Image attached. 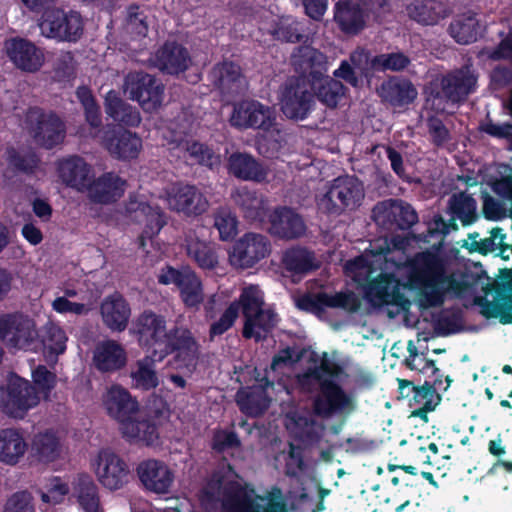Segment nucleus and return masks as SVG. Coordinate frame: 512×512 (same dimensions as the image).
Masks as SVG:
<instances>
[{"label": "nucleus", "instance_id": "f257e3e1", "mask_svg": "<svg viewBox=\"0 0 512 512\" xmlns=\"http://www.w3.org/2000/svg\"><path fill=\"white\" fill-rule=\"evenodd\" d=\"M448 262L437 252L417 253L412 262L410 281L417 290L416 301L421 309L442 306L447 295L462 297L487 278L484 270H456L447 273Z\"/></svg>", "mask_w": 512, "mask_h": 512}, {"label": "nucleus", "instance_id": "f03ea898", "mask_svg": "<svg viewBox=\"0 0 512 512\" xmlns=\"http://www.w3.org/2000/svg\"><path fill=\"white\" fill-rule=\"evenodd\" d=\"M235 477L230 465L227 473H215L203 489L202 505L207 510L221 508L224 512H256L254 491L248 493Z\"/></svg>", "mask_w": 512, "mask_h": 512}, {"label": "nucleus", "instance_id": "7ed1b4c3", "mask_svg": "<svg viewBox=\"0 0 512 512\" xmlns=\"http://www.w3.org/2000/svg\"><path fill=\"white\" fill-rule=\"evenodd\" d=\"M303 60L309 68L308 78L314 97L325 106L335 108L346 88L340 80L326 75V56L316 49L305 48Z\"/></svg>", "mask_w": 512, "mask_h": 512}, {"label": "nucleus", "instance_id": "20e7f679", "mask_svg": "<svg viewBox=\"0 0 512 512\" xmlns=\"http://www.w3.org/2000/svg\"><path fill=\"white\" fill-rule=\"evenodd\" d=\"M40 401L36 387L19 376H11L0 388V410L14 419H23Z\"/></svg>", "mask_w": 512, "mask_h": 512}, {"label": "nucleus", "instance_id": "39448f33", "mask_svg": "<svg viewBox=\"0 0 512 512\" xmlns=\"http://www.w3.org/2000/svg\"><path fill=\"white\" fill-rule=\"evenodd\" d=\"M356 409V398L347 393L340 384L331 379L320 382V392L312 402V410L316 416L330 418L339 415L347 418Z\"/></svg>", "mask_w": 512, "mask_h": 512}, {"label": "nucleus", "instance_id": "423d86ee", "mask_svg": "<svg viewBox=\"0 0 512 512\" xmlns=\"http://www.w3.org/2000/svg\"><path fill=\"white\" fill-rule=\"evenodd\" d=\"M191 124L183 117L169 127V135H165L167 144L172 150H179L184 156L200 165L214 167L219 165L220 158L208 146L189 137Z\"/></svg>", "mask_w": 512, "mask_h": 512}, {"label": "nucleus", "instance_id": "0eeeda50", "mask_svg": "<svg viewBox=\"0 0 512 512\" xmlns=\"http://www.w3.org/2000/svg\"><path fill=\"white\" fill-rule=\"evenodd\" d=\"M26 128L40 146L51 149L62 143L66 135L63 120L54 112L30 108L26 113Z\"/></svg>", "mask_w": 512, "mask_h": 512}, {"label": "nucleus", "instance_id": "6e6552de", "mask_svg": "<svg viewBox=\"0 0 512 512\" xmlns=\"http://www.w3.org/2000/svg\"><path fill=\"white\" fill-rule=\"evenodd\" d=\"M122 90L146 112L156 111L162 105L164 86L144 71L129 72L124 78Z\"/></svg>", "mask_w": 512, "mask_h": 512}, {"label": "nucleus", "instance_id": "1a4fd4ad", "mask_svg": "<svg viewBox=\"0 0 512 512\" xmlns=\"http://www.w3.org/2000/svg\"><path fill=\"white\" fill-rule=\"evenodd\" d=\"M42 36L57 41L75 42L83 34V21L77 12L66 13L55 5L38 20Z\"/></svg>", "mask_w": 512, "mask_h": 512}, {"label": "nucleus", "instance_id": "9d476101", "mask_svg": "<svg viewBox=\"0 0 512 512\" xmlns=\"http://www.w3.org/2000/svg\"><path fill=\"white\" fill-rule=\"evenodd\" d=\"M239 309L245 317L243 336L246 338L253 336L256 326V288L251 285L243 290L238 302H233L219 320L212 323L209 331L210 339L222 335L232 327Z\"/></svg>", "mask_w": 512, "mask_h": 512}, {"label": "nucleus", "instance_id": "9b49d317", "mask_svg": "<svg viewBox=\"0 0 512 512\" xmlns=\"http://www.w3.org/2000/svg\"><path fill=\"white\" fill-rule=\"evenodd\" d=\"M372 218L390 233L409 230L418 222V214L411 204L392 198L378 202L372 210Z\"/></svg>", "mask_w": 512, "mask_h": 512}, {"label": "nucleus", "instance_id": "f8f14e48", "mask_svg": "<svg viewBox=\"0 0 512 512\" xmlns=\"http://www.w3.org/2000/svg\"><path fill=\"white\" fill-rule=\"evenodd\" d=\"M0 339L8 349L28 350L38 339L36 324L21 313L0 317Z\"/></svg>", "mask_w": 512, "mask_h": 512}, {"label": "nucleus", "instance_id": "ddd939ff", "mask_svg": "<svg viewBox=\"0 0 512 512\" xmlns=\"http://www.w3.org/2000/svg\"><path fill=\"white\" fill-rule=\"evenodd\" d=\"M172 352L176 353L175 360L182 367L189 371L195 369L200 356V348L190 330L184 327L172 328L171 335L165 346L155 349L153 355L161 361Z\"/></svg>", "mask_w": 512, "mask_h": 512}, {"label": "nucleus", "instance_id": "4468645a", "mask_svg": "<svg viewBox=\"0 0 512 512\" xmlns=\"http://www.w3.org/2000/svg\"><path fill=\"white\" fill-rule=\"evenodd\" d=\"M132 332L139 344L151 352L164 347L171 335L165 317L152 311H144L135 319Z\"/></svg>", "mask_w": 512, "mask_h": 512}, {"label": "nucleus", "instance_id": "2eb2a0df", "mask_svg": "<svg viewBox=\"0 0 512 512\" xmlns=\"http://www.w3.org/2000/svg\"><path fill=\"white\" fill-rule=\"evenodd\" d=\"M161 284H175L180 290L182 301L187 307H198L203 299V287L201 280L190 268L177 270L171 266L162 269L158 275Z\"/></svg>", "mask_w": 512, "mask_h": 512}, {"label": "nucleus", "instance_id": "dca6fc26", "mask_svg": "<svg viewBox=\"0 0 512 512\" xmlns=\"http://www.w3.org/2000/svg\"><path fill=\"white\" fill-rule=\"evenodd\" d=\"M4 52L10 62L22 72L36 73L45 63L43 49L26 38L17 36L5 40Z\"/></svg>", "mask_w": 512, "mask_h": 512}, {"label": "nucleus", "instance_id": "f3484780", "mask_svg": "<svg viewBox=\"0 0 512 512\" xmlns=\"http://www.w3.org/2000/svg\"><path fill=\"white\" fill-rule=\"evenodd\" d=\"M94 468L99 482L109 490L121 489L129 479L126 462L111 450H101L94 460Z\"/></svg>", "mask_w": 512, "mask_h": 512}, {"label": "nucleus", "instance_id": "a211bd4d", "mask_svg": "<svg viewBox=\"0 0 512 512\" xmlns=\"http://www.w3.org/2000/svg\"><path fill=\"white\" fill-rule=\"evenodd\" d=\"M477 83V78L469 69H455L440 79V89L434 97L443 99L447 103H463L469 94L473 93Z\"/></svg>", "mask_w": 512, "mask_h": 512}, {"label": "nucleus", "instance_id": "6ab92c4d", "mask_svg": "<svg viewBox=\"0 0 512 512\" xmlns=\"http://www.w3.org/2000/svg\"><path fill=\"white\" fill-rule=\"evenodd\" d=\"M314 105V95L305 83L290 80L285 84L281 96V110L292 120H304L308 117Z\"/></svg>", "mask_w": 512, "mask_h": 512}, {"label": "nucleus", "instance_id": "aec40b11", "mask_svg": "<svg viewBox=\"0 0 512 512\" xmlns=\"http://www.w3.org/2000/svg\"><path fill=\"white\" fill-rule=\"evenodd\" d=\"M269 233L280 240H296L305 235L307 226L303 217L288 206H278L269 215Z\"/></svg>", "mask_w": 512, "mask_h": 512}, {"label": "nucleus", "instance_id": "412c9836", "mask_svg": "<svg viewBox=\"0 0 512 512\" xmlns=\"http://www.w3.org/2000/svg\"><path fill=\"white\" fill-rule=\"evenodd\" d=\"M102 405L108 416L116 420L119 425L140 411L136 398L126 388L117 384L105 390L102 395Z\"/></svg>", "mask_w": 512, "mask_h": 512}, {"label": "nucleus", "instance_id": "4be33fe9", "mask_svg": "<svg viewBox=\"0 0 512 512\" xmlns=\"http://www.w3.org/2000/svg\"><path fill=\"white\" fill-rule=\"evenodd\" d=\"M167 202L171 210L185 215H200L208 208L206 197L192 185L176 184L167 193Z\"/></svg>", "mask_w": 512, "mask_h": 512}, {"label": "nucleus", "instance_id": "5701e85b", "mask_svg": "<svg viewBox=\"0 0 512 512\" xmlns=\"http://www.w3.org/2000/svg\"><path fill=\"white\" fill-rule=\"evenodd\" d=\"M190 230L185 235L184 248L187 256L198 267L204 270H212L218 265V254L215 244L203 238L202 232Z\"/></svg>", "mask_w": 512, "mask_h": 512}, {"label": "nucleus", "instance_id": "b1692460", "mask_svg": "<svg viewBox=\"0 0 512 512\" xmlns=\"http://www.w3.org/2000/svg\"><path fill=\"white\" fill-rule=\"evenodd\" d=\"M334 21L343 34L356 36L365 29L367 15L359 3L340 0L334 6Z\"/></svg>", "mask_w": 512, "mask_h": 512}, {"label": "nucleus", "instance_id": "393cba45", "mask_svg": "<svg viewBox=\"0 0 512 512\" xmlns=\"http://www.w3.org/2000/svg\"><path fill=\"white\" fill-rule=\"evenodd\" d=\"M258 31L285 43H299L306 38L304 24L292 16L273 17L270 22L261 20Z\"/></svg>", "mask_w": 512, "mask_h": 512}, {"label": "nucleus", "instance_id": "a878e982", "mask_svg": "<svg viewBox=\"0 0 512 512\" xmlns=\"http://www.w3.org/2000/svg\"><path fill=\"white\" fill-rule=\"evenodd\" d=\"M138 476L146 489L155 493H166L171 487L174 475L162 461L149 459L139 464Z\"/></svg>", "mask_w": 512, "mask_h": 512}, {"label": "nucleus", "instance_id": "bb28decb", "mask_svg": "<svg viewBox=\"0 0 512 512\" xmlns=\"http://www.w3.org/2000/svg\"><path fill=\"white\" fill-rule=\"evenodd\" d=\"M126 189V181L113 172H107L89 182L85 191L96 203L109 204L122 197Z\"/></svg>", "mask_w": 512, "mask_h": 512}, {"label": "nucleus", "instance_id": "cd10ccee", "mask_svg": "<svg viewBox=\"0 0 512 512\" xmlns=\"http://www.w3.org/2000/svg\"><path fill=\"white\" fill-rule=\"evenodd\" d=\"M103 324L114 332H122L127 328L131 316V308L124 297L118 293L107 296L100 305Z\"/></svg>", "mask_w": 512, "mask_h": 512}, {"label": "nucleus", "instance_id": "c85d7f7f", "mask_svg": "<svg viewBox=\"0 0 512 512\" xmlns=\"http://www.w3.org/2000/svg\"><path fill=\"white\" fill-rule=\"evenodd\" d=\"M57 169L62 182L78 191H85L93 176L91 166L79 156L60 160Z\"/></svg>", "mask_w": 512, "mask_h": 512}, {"label": "nucleus", "instance_id": "c756f323", "mask_svg": "<svg viewBox=\"0 0 512 512\" xmlns=\"http://www.w3.org/2000/svg\"><path fill=\"white\" fill-rule=\"evenodd\" d=\"M127 363V353L116 340L108 339L99 342L93 351V364L101 372H114Z\"/></svg>", "mask_w": 512, "mask_h": 512}, {"label": "nucleus", "instance_id": "7c9ffc66", "mask_svg": "<svg viewBox=\"0 0 512 512\" xmlns=\"http://www.w3.org/2000/svg\"><path fill=\"white\" fill-rule=\"evenodd\" d=\"M378 94L392 107H404L415 100L417 90L410 80L394 76L381 84Z\"/></svg>", "mask_w": 512, "mask_h": 512}, {"label": "nucleus", "instance_id": "2f4dec72", "mask_svg": "<svg viewBox=\"0 0 512 512\" xmlns=\"http://www.w3.org/2000/svg\"><path fill=\"white\" fill-rule=\"evenodd\" d=\"M104 146L114 158L129 160L138 156L142 141L136 133L119 129L105 137Z\"/></svg>", "mask_w": 512, "mask_h": 512}, {"label": "nucleus", "instance_id": "473e14b6", "mask_svg": "<svg viewBox=\"0 0 512 512\" xmlns=\"http://www.w3.org/2000/svg\"><path fill=\"white\" fill-rule=\"evenodd\" d=\"M190 56L186 48L170 42L164 44L155 54L154 64L169 74L185 71L190 64Z\"/></svg>", "mask_w": 512, "mask_h": 512}, {"label": "nucleus", "instance_id": "72a5a7b5", "mask_svg": "<svg viewBox=\"0 0 512 512\" xmlns=\"http://www.w3.org/2000/svg\"><path fill=\"white\" fill-rule=\"evenodd\" d=\"M330 185L338 194L341 215L347 210H354L364 198L363 185L355 176H339Z\"/></svg>", "mask_w": 512, "mask_h": 512}, {"label": "nucleus", "instance_id": "f704fd0d", "mask_svg": "<svg viewBox=\"0 0 512 512\" xmlns=\"http://www.w3.org/2000/svg\"><path fill=\"white\" fill-rule=\"evenodd\" d=\"M122 436L129 442L151 445L158 438L157 428L140 411L119 425Z\"/></svg>", "mask_w": 512, "mask_h": 512}, {"label": "nucleus", "instance_id": "c9c22d12", "mask_svg": "<svg viewBox=\"0 0 512 512\" xmlns=\"http://www.w3.org/2000/svg\"><path fill=\"white\" fill-rule=\"evenodd\" d=\"M215 85L223 94L238 95L247 88V82L240 73L238 65L224 62L216 65L212 70Z\"/></svg>", "mask_w": 512, "mask_h": 512}, {"label": "nucleus", "instance_id": "e433bc0d", "mask_svg": "<svg viewBox=\"0 0 512 512\" xmlns=\"http://www.w3.org/2000/svg\"><path fill=\"white\" fill-rule=\"evenodd\" d=\"M407 11L411 19L423 25H435L449 13L447 6L438 0H413Z\"/></svg>", "mask_w": 512, "mask_h": 512}, {"label": "nucleus", "instance_id": "4c0bfd02", "mask_svg": "<svg viewBox=\"0 0 512 512\" xmlns=\"http://www.w3.org/2000/svg\"><path fill=\"white\" fill-rule=\"evenodd\" d=\"M27 443L21 432L15 428L0 430V462L16 465L25 455Z\"/></svg>", "mask_w": 512, "mask_h": 512}, {"label": "nucleus", "instance_id": "58836bf2", "mask_svg": "<svg viewBox=\"0 0 512 512\" xmlns=\"http://www.w3.org/2000/svg\"><path fill=\"white\" fill-rule=\"evenodd\" d=\"M104 107L106 114L114 121L131 127H137L141 123V115L137 108L125 102L114 90L106 94Z\"/></svg>", "mask_w": 512, "mask_h": 512}, {"label": "nucleus", "instance_id": "ea45409f", "mask_svg": "<svg viewBox=\"0 0 512 512\" xmlns=\"http://www.w3.org/2000/svg\"><path fill=\"white\" fill-rule=\"evenodd\" d=\"M441 400L436 388L429 381L417 386L413 398L410 399L409 407L412 409L411 416L428 421V413L433 411Z\"/></svg>", "mask_w": 512, "mask_h": 512}, {"label": "nucleus", "instance_id": "a19ab883", "mask_svg": "<svg viewBox=\"0 0 512 512\" xmlns=\"http://www.w3.org/2000/svg\"><path fill=\"white\" fill-rule=\"evenodd\" d=\"M282 263L293 274H306L319 268L314 253L300 246L287 249L282 256Z\"/></svg>", "mask_w": 512, "mask_h": 512}, {"label": "nucleus", "instance_id": "79ce46f5", "mask_svg": "<svg viewBox=\"0 0 512 512\" xmlns=\"http://www.w3.org/2000/svg\"><path fill=\"white\" fill-rule=\"evenodd\" d=\"M74 496L85 512H103L98 494V487L86 475L79 476L74 485Z\"/></svg>", "mask_w": 512, "mask_h": 512}, {"label": "nucleus", "instance_id": "37998d69", "mask_svg": "<svg viewBox=\"0 0 512 512\" xmlns=\"http://www.w3.org/2000/svg\"><path fill=\"white\" fill-rule=\"evenodd\" d=\"M155 361H159L158 357L151 355L136 361L132 371L131 379L133 386L142 390H150L158 386V376L154 367Z\"/></svg>", "mask_w": 512, "mask_h": 512}, {"label": "nucleus", "instance_id": "c03bdc74", "mask_svg": "<svg viewBox=\"0 0 512 512\" xmlns=\"http://www.w3.org/2000/svg\"><path fill=\"white\" fill-rule=\"evenodd\" d=\"M449 33L459 44L475 42L481 34V26L475 15H463L452 21Z\"/></svg>", "mask_w": 512, "mask_h": 512}, {"label": "nucleus", "instance_id": "a18cd8bd", "mask_svg": "<svg viewBox=\"0 0 512 512\" xmlns=\"http://www.w3.org/2000/svg\"><path fill=\"white\" fill-rule=\"evenodd\" d=\"M31 448L40 461L52 462L60 456L62 445L54 432L45 431L34 436Z\"/></svg>", "mask_w": 512, "mask_h": 512}, {"label": "nucleus", "instance_id": "49530a36", "mask_svg": "<svg viewBox=\"0 0 512 512\" xmlns=\"http://www.w3.org/2000/svg\"><path fill=\"white\" fill-rule=\"evenodd\" d=\"M294 438L305 445L317 444L324 431L323 425L315 419L303 415H297L293 418Z\"/></svg>", "mask_w": 512, "mask_h": 512}, {"label": "nucleus", "instance_id": "de8ad7c7", "mask_svg": "<svg viewBox=\"0 0 512 512\" xmlns=\"http://www.w3.org/2000/svg\"><path fill=\"white\" fill-rule=\"evenodd\" d=\"M256 259V235L245 234L237 241L230 255L232 265L239 268H249L254 265Z\"/></svg>", "mask_w": 512, "mask_h": 512}, {"label": "nucleus", "instance_id": "09e8293b", "mask_svg": "<svg viewBox=\"0 0 512 512\" xmlns=\"http://www.w3.org/2000/svg\"><path fill=\"white\" fill-rule=\"evenodd\" d=\"M449 207L452 215L458 218L463 226H469L477 219L476 200L469 194L461 192L452 195Z\"/></svg>", "mask_w": 512, "mask_h": 512}, {"label": "nucleus", "instance_id": "8fccbe9b", "mask_svg": "<svg viewBox=\"0 0 512 512\" xmlns=\"http://www.w3.org/2000/svg\"><path fill=\"white\" fill-rule=\"evenodd\" d=\"M394 288L390 275L384 274L371 280L365 288V298L374 307H383L387 304Z\"/></svg>", "mask_w": 512, "mask_h": 512}, {"label": "nucleus", "instance_id": "3c124183", "mask_svg": "<svg viewBox=\"0 0 512 512\" xmlns=\"http://www.w3.org/2000/svg\"><path fill=\"white\" fill-rule=\"evenodd\" d=\"M96 300L90 296H81V301H73L67 297H56L52 303V309L60 314H73L77 316L88 315L95 307Z\"/></svg>", "mask_w": 512, "mask_h": 512}, {"label": "nucleus", "instance_id": "603ef678", "mask_svg": "<svg viewBox=\"0 0 512 512\" xmlns=\"http://www.w3.org/2000/svg\"><path fill=\"white\" fill-rule=\"evenodd\" d=\"M236 401L241 411L251 420H241L239 426L250 434L256 427V392L252 387L242 388L236 394Z\"/></svg>", "mask_w": 512, "mask_h": 512}, {"label": "nucleus", "instance_id": "864d4df0", "mask_svg": "<svg viewBox=\"0 0 512 512\" xmlns=\"http://www.w3.org/2000/svg\"><path fill=\"white\" fill-rule=\"evenodd\" d=\"M38 493L42 501L40 509L43 512H48L51 506L60 504L64 501L65 496L69 493V488L61 479L54 478L46 486L45 490L39 489Z\"/></svg>", "mask_w": 512, "mask_h": 512}, {"label": "nucleus", "instance_id": "5fc2aeb1", "mask_svg": "<svg viewBox=\"0 0 512 512\" xmlns=\"http://www.w3.org/2000/svg\"><path fill=\"white\" fill-rule=\"evenodd\" d=\"M229 170L237 178L254 180L256 177V162L251 155L232 154L229 158Z\"/></svg>", "mask_w": 512, "mask_h": 512}, {"label": "nucleus", "instance_id": "6e6d98bb", "mask_svg": "<svg viewBox=\"0 0 512 512\" xmlns=\"http://www.w3.org/2000/svg\"><path fill=\"white\" fill-rule=\"evenodd\" d=\"M42 342L50 353L58 355L66 349L67 336L61 327L48 323L44 327Z\"/></svg>", "mask_w": 512, "mask_h": 512}, {"label": "nucleus", "instance_id": "4d7b16f0", "mask_svg": "<svg viewBox=\"0 0 512 512\" xmlns=\"http://www.w3.org/2000/svg\"><path fill=\"white\" fill-rule=\"evenodd\" d=\"M410 64V59L402 52L380 54L371 59V68L378 71H401Z\"/></svg>", "mask_w": 512, "mask_h": 512}, {"label": "nucleus", "instance_id": "13d9d810", "mask_svg": "<svg viewBox=\"0 0 512 512\" xmlns=\"http://www.w3.org/2000/svg\"><path fill=\"white\" fill-rule=\"evenodd\" d=\"M258 512H289L286 499L280 487L272 486L265 495H258Z\"/></svg>", "mask_w": 512, "mask_h": 512}, {"label": "nucleus", "instance_id": "bf43d9fd", "mask_svg": "<svg viewBox=\"0 0 512 512\" xmlns=\"http://www.w3.org/2000/svg\"><path fill=\"white\" fill-rule=\"evenodd\" d=\"M214 226L223 241L232 239L237 233L236 217L228 208L221 207L215 211Z\"/></svg>", "mask_w": 512, "mask_h": 512}, {"label": "nucleus", "instance_id": "052dcab7", "mask_svg": "<svg viewBox=\"0 0 512 512\" xmlns=\"http://www.w3.org/2000/svg\"><path fill=\"white\" fill-rule=\"evenodd\" d=\"M323 307L342 308L351 312L358 310L360 302L353 292H337L328 294L322 292Z\"/></svg>", "mask_w": 512, "mask_h": 512}, {"label": "nucleus", "instance_id": "680f3d73", "mask_svg": "<svg viewBox=\"0 0 512 512\" xmlns=\"http://www.w3.org/2000/svg\"><path fill=\"white\" fill-rule=\"evenodd\" d=\"M76 96L84 107L88 123L92 127H99L101 125L100 110L91 90L85 86L78 87Z\"/></svg>", "mask_w": 512, "mask_h": 512}, {"label": "nucleus", "instance_id": "e2e57ef3", "mask_svg": "<svg viewBox=\"0 0 512 512\" xmlns=\"http://www.w3.org/2000/svg\"><path fill=\"white\" fill-rule=\"evenodd\" d=\"M434 329L440 336H449L463 330V317L460 311L441 314L435 320Z\"/></svg>", "mask_w": 512, "mask_h": 512}, {"label": "nucleus", "instance_id": "0e129e2a", "mask_svg": "<svg viewBox=\"0 0 512 512\" xmlns=\"http://www.w3.org/2000/svg\"><path fill=\"white\" fill-rule=\"evenodd\" d=\"M2 512H35L32 494L26 490L11 494L6 499Z\"/></svg>", "mask_w": 512, "mask_h": 512}, {"label": "nucleus", "instance_id": "69168bd1", "mask_svg": "<svg viewBox=\"0 0 512 512\" xmlns=\"http://www.w3.org/2000/svg\"><path fill=\"white\" fill-rule=\"evenodd\" d=\"M426 126L431 138V142L435 147H443L451 141L450 130L445 126L442 119L436 115H431L426 120Z\"/></svg>", "mask_w": 512, "mask_h": 512}, {"label": "nucleus", "instance_id": "338daca9", "mask_svg": "<svg viewBox=\"0 0 512 512\" xmlns=\"http://www.w3.org/2000/svg\"><path fill=\"white\" fill-rule=\"evenodd\" d=\"M6 156L11 166L23 172H31L38 165V158L32 152L20 153L10 147L6 150Z\"/></svg>", "mask_w": 512, "mask_h": 512}, {"label": "nucleus", "instance_id": "774afa93", "mask_svg": "<svg viewBox=\"0 0 512 512\" xmlns=\"http://www.w3.org/2000/svg\"><path fill=\"white\" fill-rule=\"evenodd\" d=\"M256 107L252 101H243L235 106L230 122L233 126L247 128L255 121Z\"/></svg>", "mask_w": 512, "mask_h": 512}]
</instances>
